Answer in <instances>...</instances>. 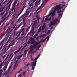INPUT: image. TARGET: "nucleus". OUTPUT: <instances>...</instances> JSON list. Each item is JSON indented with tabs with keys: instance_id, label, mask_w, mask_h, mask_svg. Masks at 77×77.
<instances>
[{
	"instance_id": "nucleus-7",
	"label": "nucleus",
	"mask_w": 77,
	"mask_h": 77,
	"mask_svg": "<svg viewBox=\"0 0 77 77\" xmlns=\"http://www.w3.org/2000/svg\"><path fill=\"white\" fill-rule=\"evenodd\" d=\"M0 50H1L2 49V48H3L2 50V51H4L3 53V54H5V53H6V51L8 50H6V48H5L4 47H3V45H0Z\"/></svg>"
},
{
	"instance_id": "nucleus-39",
	"label": "nucleus",
	"mask_w": 77,
	"mask_h": 77,
	"mask_svg": "<svg viewBox=\"0 0 77 77\" xmlns=\"http://www.w3.org/2000/svg\"><path fill=\"white\" fill-rule=\"evenodd\" d=\"M5 11H4L0 15H3V14H5Z\"/></svg>"
},
{
	"instance_id": "nucleus-27",
	"label": "nucleus",
	"mask_w": 77,
	"mask_h": 77,
	"mask_svg": "<svg viewBox=\"0 0 77 77\" xmlns=\"http://www.w3.org/2000/svg\"><path fill=\"white\" fill-rule=\"evenodd\" d=\"M21 21V19H19L17 21V23H20Z\"/></svg>"
},
{
	"instance_id": "nucleus-14",
	"label": "nucleus",
	"mask_w": 77,
	"mask_h": 77,
	"mask_svg": "<svg viewBox=\"0 0 77 77\" xmlns=\"http://www.w3.org/2000/svg\"><path fill=\"white\" fill-rule=\"evenodd\" d=\"M26 67H24V69H25V71L23 72L22 73V74L24 77H25V76H26V75H25V74H26Z\"/></svg>"
},
{
	"instance_id": "nucleus-2",
	"label": "nucleus",
	"mask_w": 77,
	"mask_h": 77,
	"mask_svg": "<svg viewBox=\"0 0 77 77\" xmlns=\"http://www.w3.org/2000/svg\"><path fill=\"white\" fill-rule=\"evenodd\" d=\"M59 21V19H57V18H56L55 20H53V21H51L49 25V26H55L56 24H57V22Z\"/></svg>"
},
{
	"instance_id": "nucleus-51",
	"label": "nucleus",
	"mask_w": 77,
	"mask_h": 77,
	"mask_svg": "<svg viewBox=\"0 0 77 77\" xmlns=\"http://www.w3.org/2000/svg\"><path fill=\"white\" fill-rule=\"evenodd\" d=\"M19 31H18L17 32L16 34V35H18V33H19Z\"/></svg>"
},
{
	"instance_id": "nucleus-42",
	"label": "nucleus",
	"mask_w": 77,
	"mask_h": 77,
	"mask_svg": "<svg viewBox=\"0 0 77 77\" xmlns=\"http://www.w3.org/2000/svg\"><path fill=\"white\" fill-rule=\"evenodd\" d=\"M13 45H12V43H11L10 45H8V47L9 48L10 47H11V46Z\"/></svg>"
},
{
	"instance_id": "nucleus-47",
	"label": "nucleus",
	"mask_w": 77,
	"mask_h": 77,
	"mask_svg": "<svg viewBox=\"0 0 77 77\" xmlns=\"http://www.w3.org/2000/svg\"><path fill=\"white\" fill-rule=\"evenodd\" d=\"M3 11V9H2L1 8H0V12H2Z\"/></svg>"
},
{
	"instance_id": "nucleus-3",
	"label": "nucleus",
	"mask_w": 77,
	"mask_h": 77,
	"mask_svg": "<svg viewBox=\"0 0 77 77\" xmlns=\"http://www.w3.org/2000/svg\"><path fill=\"white\" fill-rule=\"evenodd\" d=\"M26 8V6L24 5L23 7L21 9V10L20 11H17V14L15 18L17 19L19 15L23 12V11L24 10V9Z\"/></svg>"
},
{
	"instance_id": "nucleus-36",
	"label": "nucleus",
	"mask_w": 77,
	"mask_h": 77,
	"mask_svg": "<svg viewBox=\"0 0 77 77\" xmlns=\"http://www.w3.org/2000/svg\"><path fill=\"white\" fill-rule=\"evenodd\" d=\"M25 30V29H24V28H23L22 29L21 31V32H24V30Z\"/></svg>"
},
{
	"instance_id": "nucleus-50",
	"label": "nucleus",
	"mask_w": 77,
	"mask_h": 77,
	"mask_svg": "<svg viewBox=\"0 0 77 77\" xmlns=\"http://www.w3.org/2000/svg\"><path fill=\"white\" fill-rule=\"evenodd\" d=\"M36 50H39V48L38 47V46H37L36 47Z\"/></svg>"
},
{
	"instance_id": "nucleus-31",
	"label": "nucleus",
	"mask_w": 77,
	"mask_h": 77,
	"mask_svg": "<svg viewBox=\"0 0 77 77\" xmlns=\"http://www.w3.org/2000/svg\"><path fill=\"white\" fill-rule=\"evenodd\" d=\"M48 0H45V3L44 4V5H45L47 3V2H48Z\"/></svg>"
},
{
	"instance_id": "nucleus-8",
	"label": "nucleus",
	"mask_w": 77,
	"mask_h": 77,
	"mask_svg": "<svg viewBox=\"0 0 77 77\" xmlns=\"http://www.w3.org/2000/svg\"><path fill=\"white\" fill-rule=\"evenodd\" d=\"M51 14H52V13H50L47 16H45V17H46V18H45V21H50V20H51V17L49 18V16H50V15H51Z\"/></svg>"
},
{
	"instance_id": "nucleus-44",
	"label": "nucleus",
	"mask_w": 77,
	"mask_h": 77,
	"mask_svg": "<svg viewBox=\"0 0 77 77\" xmlns=\"http://www.w3.org/2000/svg\"><path fill=\"white\" fill-rule=\"evenodd\" d=\"M21 32H22L21 31H20L19 32V34L18 35V36H20V34H21Z\"/></svg>"
},
{
	"instance_id": "nucleus-55",
	"label": "nucleus",
	"mask_w": 77,
	"mask_h": 77,
	"mask_svg": "<svg viewBox=\"0 0 77 77\" xmlns=\"http://www.w3.org/2000/svg\"><path fill=\"white\" fill-rule=\"evenodd\" d=\"M27 44H30V41H28L27 42Z\"/></svg>"
},
{
	"instance_id": "nucleus-32",
	"label": "nucleus",
	"mask_w": 77,
	"mask_h": 77,
	"mask_svg": "<svg viewBox=\"0 0 77 77\" xmlns=\"http://www.w3.org/2000/svg\"><path fill=\"white\" fill-rule=\"evenodd\" d=\"M50 32V30H49L48 31V32L46 33V35H48V34H49V33Z\"/></svg>"
},
{
	"instance_id": "nucleus-64",
	"label": "nucleus",
	"mask_w": 77,
	"mask_h": 77,
	"mask_svg": "<svg viewBox=\"0 0 77 77\" xmlns=\"http://www.w3.org/2000/svg\"><path fill=\"white\" fill-rule=\"evenodd\" d=\"M38 32L39 33V32H41V30L40 29H38Z\"/></svg>"
},
{
	"instance_id": "nucleus-35",
	"label": "nucleus",
	"mask_w": 77,
	"mask_h": 77,
	"mask_svg": "<svg viewBox=\"0 0 77 77\" xmlns=\"http://www.w3.org/2000/svg\"><path fill=\"white\" fill-rule=\"evenodd\" d=\"M10 6H9L7 7L6 8L7 10H9V9H10Z\"/></svg>"
},
{
	"instance_id": "nucleus-18",
	"label": "nucleus",
	"mask_w": 77,
	"mask_h": 77,
	"mask_svg": "<svg viewBox=\"0 0 77 77\" xmlns=\"http://www.w3.org/2000/svg\"><path fill=\"white\" fill-rule=\"evenodd\" d=\"M56 10H54L53 11V13H52V16H54L55 14H56Z\"/></svg>"
},
{
	"instance_id": "nucleus-52",
	"label": "nucleus",
	"mask_w": 77,
	"mask_h": 77,
	"mask_svg": "<svg viewBox=\"0 0 77 77\" xmlns=\"http://www.w3.org/2000/svg\"><path fill=\"white\" fill-rule=\"evenodd\" d=\"M26 46H27V44L25 43L24 45V47H26Z\"/></svg>"
},
{
	"instance_id": "nucleus-57",
	"label": "nucleus",
	"mask_w": 77,
	"mask_h": 77,
	"mask_svg": "<svg viewBox=\"0 0 77 77\" xmlns=\"http://www.w3.org/2000/svg\"><path fill=\"white\" fill-rule=\"evenodd\" d=\"M37 22H38V20H36L35 21V23L34 24H36V23H37Z\"/></svg>"
},
{
	"instance_id": "nucleus-9",
	"label": "nucleus",
	"mask_w": 77,
	"mask_h": 77,
	"mask_svg": "<svg viewBox=\"0 0 77 77\" xmlns=\"http://www.w3.org/2000/svg\"><path fill=\"white\" fill-rule=\"evenodd\" d=\"M30 51L29 52V53H34L33 51V48L34 47H33V46H32L31 45L30 46Z\"/></svg>"
},
{
	"instance_id": "nucleus-22",
	"label": "nucleus",
	"mask_w": 77,
	"mask_h": 77,
	"mask_svg": "<svg viewBox=\"0 0 77 77\" xmlns=\"http://www.w3.org/2000/svg\"><path fill=\"white\" fill-rule=\"evenodd\" d=\"M13 57V55L11 56V55L9 56V60H11L12 59V58Z\"/></svg>"
},
{
	"instance_id": "nucleus-5",
	"label": "nucleus",
	"mask_w": 77,
	"mask_h": 77,
	"mask_svg": "<svg viewBox=\"0 0 77 77\" xmlns=\"http://www.w3.org/2000/svg\"><path fill=\"white\" fill-rule=\"evenodd\" d=\"M8 66V65H7L4 66L2 69H1L0 70V77H2V72L3 71H5L6 70V68Z\"/></svg>"
},
{
	"instance_id": "nucleus-43",
	"label": "nucleus",
	"mask_w": 77,
	"mask_h": 77,
	"mask_svg": "<svg viewBox=\"0 0 77 77\" xmlns=\"http://www.w3.org/2000/svg\"><path fill=\"white\" fill-rule=\"evenodd\" d=\"M49 39H50V38H49V36H48L47 37V42H48V41H49Z\"/></svg>"
},
{
	"instance_id": "nucleus-63",
	"label": "nucleus",
	"mask_w": 77,
	"mask_h": 77,
	"mask_svg": "<svg viewBox=\"0 0 77 77\" xmlns=\"http://www.w3.org/2000/svg\"><path fill=\"white\" fill-rule=\"evenodd\" d=\"M38 29H39V30H41V27H40Z\"/></svg>"
},
{
	"instance_id": "nucleus-28",
	"label": "nucleus",
	"mask_w": 77,
	"mask_h": 77,
	"mask_svg": "<svg viewBox=\"0 0 77 77\" xmlns=\"http://www.w3.org/2000/svg\"><path fill=\"white\" fill-rule=\"evenodd\" d=\"M40 54H39V55H38L37 56L36 58V57L35 58V60H36H36H37L38 59V58L39 57V56H40Z\"/></svg>"
},
{
	"instance_id": "nucleus-56",
	"label": "nucleus",
	"mask_w": 77,
	"mask_h": 77,
	"mask_svg": "<svg viewBox=\"0 0 77 77\" xmlns=\"http://www.w3.org/2000/svg\"><path fill=\"white\" fill-rule=\"evenodd\" d=\"M32 3H31L29 5L30 7H31V6H32Z\"/></svg>"
},
{
	"instance_id": "nucleus-11",
	"label": "nucleus",
	"mask_w": 77,
	"mask_h": 77,
	"mask_svg": "<svg viewBox=\"0 0 77 77\" xmlns=\"http://www.w3.org/2000/svg\"><path fill=\"white\" fill-rule=\"evenodd\" d=\"M14 9H11V11L9 12V13L8 14V17H9V16H11V15L12 13V12H13Z\"/></svg>"
},
{
	"instance_id": "nucleus-24",
	"label": "nucleus",
	"mask_w": 77,
	"mask_h": 77,
	"mask_svg": "<svg viewBox=\"0 0 77 77\" xmlns=\"http://www.w3.org/2000/svg\"><path fill=\"white\" fill-rule=\"evenodd\" d=\"M46 26H42V30H44V29H45Z\"/></svg>"
},
{
	"instance_id": "nucleus-17",
	"label": "nucleus",
	"mask_w": 77,
	"mask_h": 77,
	"mask_svg": "<svg viewBox=\"0 0 77 77\" xmlns=\"http://www.w3.org/2000/svg\"><path fill=\"white\" fill-rule=\"evenodd\" d=\"M23 24H24V22H22V23H20L19 25V26H18V29L19 27H21V26H22V25H23Z\"/></svg>"
},
{
	"instance_id": "nucleus-58",
	"label": "nucleus",
	"mask_w": 77,
	"mask_h": 77,
	"mask_svg": "<svg viewBox=\"0 0 77 77\" xmlns=\"http://www.w3.org/2000/svg\"><path fill=\"white\" fill-rule=\"evenodd\" d=\"M38 2V3H39L40 4V3H41V0H39Z\"/></svg>"
},
{
	"instance_id": "nucleus-16",
	"label": "nucleus",
	"mask_w": 77,
	"mask_h": 77,
	"mask_svg": "<svg viewBox=\"0 0 77 77\" xmlns=\"http://www.w3.org/2000/svg\"><path fill=\"white\" fill-rule=\"evenodd\" d=\"M40 4L39 3H38V2H36L35 3V6L36 7H38V5H39Z\"/></svg>"
},
{
	"instance_id": "nucleus-15",
	"label": "nucleus",
	"mask_w": 77,
	"mask_h": 77,
	"mask_svg": "<svg viewBox=\"0 0 77 77\" xmlns=\"http://www.w3.org/2000/svg\"><path fill=\"white\" fill-rule=\"evenodd\" d=\"M38 44V42H34V44H33V47H35L36 46L37 44Z\"/></svg>"
},
{
	"instance_id": "nucleus-59",
	"label": "nucleus",
	"mask_w": 77,
	"mask_h": 77,
	"mask_svg": "<svg viewBox=\"0 0 77 77\" xmlns=\"http://www.w3.org/2000/svg\"><path fill=\"white\" fill-rule=\"evenodd\" d=\"M36 40H38L39 39V37H37L36 38Z\"/></svg>"
},
{
	"instance_id": "nucleus-6",
	"label": "nucleus",
	"mask_w": 77,
	"mask_h": 77,
	"mask_svg": "<svg viewBox=\"0 0 77 77\" xmlns=\"http://www.w3.org/2000/svg\"><path fill=\"white\" fill-rule=\"evenodd\" d=\"M13 30V29H10V27H8L6 31V33H7V35H8V36H9L11 34V32H12Z\"/></svg>"
},
{
	"instance_id": "nucleus-53",
	"label": "nucleus",
	"mask_w": 77,
	"mask_h": 77,
	"mask_svg": "<svg viewBox=\"0 0 77 77\" xmlns=\"http://www.w3.org/2000/svg\"><path fill=\"white\" fill-rule=\"evenodd\" d=\"M37 46H38V47L39 48H40V47H41V45H37Z\"/></svg>"
},
{
	"instance_id": "nucleus-23",
	"label": "nucleus",
	"mask_w": 77,
	"mask_h": 77,
	"mask_svg": "<svg viewBox=\"0 0 77 77\" xmlns=\"http://www.w3.org/2000/svg\"><path fill=\"white\" fill-rule=\"evenodd\" d=\"M28 51V50H26L24 51V55H26V54H27V51Z\"/></svg>"
},
{
	"instance_id": "nucleus-37",
	"label": "nucleus",
	"mask_w": 77,
	"mask_h": 77,
	"mask_svg": "<svg viewBox=\"0 0 77 77\" xmlns=\"http://www.w3.org/2000/svg\"><path fill=\"white\" fill-rule=\"evenodd\" d=\"M11 68V66H10V67H9V68H8V72H9Z\"/></svg>"
},
{
	"instance_id": "nucleus-12",
	"label": "nucleus",
	"mask_w": 77,
	"mask_h": 77,
	"mask_svg": "<svg viewBox=\"0 0 77 77\" xmlns=\"http://www.w3.org/2000/svg\"><path fill=\"white\" fill-rule=\"evenodd\" d=\"M29 11H28V9H27L26 11V12L25 14V15L26 17H27V16H29Z\"/></svg>"
},
{
	"instance_id": "nucleus-54",
	"label": "nucleus",
	"mask_w": 77,
	"mask_h": 77,
	"mask_svg": "<svg viewBox=\"0 0 77 77\" xmlns=\"http://www.w3.org/2000/svg\"><path fill=\"white\" fill-rule=\"evenodd\" d=\"M30 27H29L27 29V31L28 32L29 30V29H30Z\"/></svg>"
},
{
	"instance_id": "nucleus-1",
	"label": "nucleus",
	"mask_w": 77,
	"mask_h": 77,
	"mask_svg": "<svg viewBox=\"0 0 77 77\" xmlns=\"http://www.w3.org/2000/svg\"><path fill=\"white\" fill-rule=\"evenodd\" d=\"M61 5L60 4L58 5V6H57L56 7L54 8L55 10H56H56L57 11H59L60 9H62V10L63 11H64L65 10V5H63L61 7H60Z\"/></svg>"
},
{
	"instance_id": "nucleus-4",
	"label": "nucleus",
	"mask_w": 77,
	"mask_h": 77,
	"mask_svg": "<svg viewBox=\"0 0 77 77\" xmlns=\"http://www.w3.org/2000/svg\"><path fill=\"white\" fill-rule=\"evenodd\" d=\"M31 60L32 61H33V62L31 63V66H36V62H37V60H36V59H33V58H32L31 59Z\"/></svg>"
},
{
	"instance_id": "nucleus-46",
	"label": "nucleus",
	"mask_w": 77,
	"mask_h": 77,
	"mask_svg": "<svg viewBox=\"0 0 77 77\" xmlns=\"http://www.w3.org/2000/svg\"><path fill=\"white\" fill-rule=\"evenodd\" d=\"M8 56H9V54H8L7 55V57H6V58L5 59V60H6L7 59H8Z\"/></svg>"
},
{
	"instance_id": "nucleus-25",
	"label": "nucleus",
	"mask_w": 77,
	"mask_h": 77,
	"mask_svg": "<svg viewBox=\"0 0 77 77\" xmlns=\"http://www.w3.org/2000/svg\"><path fill=\"white\" fill-rule=\"evenodd\" d=\"M23 25L21 27V29L22 28H23V27H26V22H23Z\"/></svg>"
},
{
	"instance_id": "nucleus-40",
	"label": "nucleus",
	"mask_w": 77,
	"mask_h": 77,
	"mask_svg": "<svg viewBox=\"0 0 77 77\" xmlns=\"http://www.w3.org/2000/svg\"><path fill=\"white\" fill-rule=\"evenodd\" d=\"M35 67L34 66H32V68L31 70H34L35 69Z\"/></svg>"
},
{
	"instance_id": "nucleus-30",
	"label": "nucleus",
	"mask_w": 77,
	"mask_h": 77,
	"mask_svg": "<svg viewBox=\"0 0 77 77\" xmlns=\"http://www.w3.org/2000/svg\"><path fill=\"white\" fill-rule=\"evenodd\" d=\"M38 36L37 34H35L34 36V39H35V38H36V36Z\"/></svg>"
},
{
	"instance_id": "nucleus-19",
	"label": "nucleus",
	"mask_w": 77,
	"mask_h": 77,
	"mask_svg": "<svg viewBox=\"0 0 77 77\" xmlns=\"http://www.w3.org/2000/svg\"><path fill=\"white\" fill-rule=\"evenodd\" d=\"M41 8H42V7L41 6V7H39L38 9H37L36 10V12H35V14H36V12H37L38 11H39V9H41Z\"/></svg>"
},
{
	"instance_id": "nucleus-26",
	"label": "nucleus",
	"mask_w": 77,
	"mask_h": 77,
	"mask_svg": "<svg viewBox=\"0 0 77 77\" xmlns=\"http://www.w3.org/2000/svg\"><path fill=\"white\" fill-rule=\"evenodd\" d=\"M21 70H20V71H19L18 72H17L15 74V77H16V76H17V74H18V73H19V72H21Z\"/></svg>"
},
{
	"instance_id": "nucleus-33",
	"label": "nucleus",
	"mask_w": 77,
	"mask_h": 77,
	"mask_svg": "<svg viewBox=\"0 0 77 77\" xmlns=\"http://www.w3.org/2000/svg\"><path fill=\"white\" fill-rule=\"evenodd\" d=\"M18 52H19V50H17L14 53V54H16L17 53H18Z\"/></svg>"
},
{
	"instance_id": "nucleus-45",
	"label": "nucleus",
	"mask_w": 77,
	"mask_h": 77,
	"mask_svg": "<svg viewBox=\"0 0 77 77\" xmlns=\"http://www.w3.org/2000/svg\"><path fill=\"white\" fill-rule=\"evenodd\" d=\"M29 65H30V64H29V63H28V64L26 65V67H27L29 66Z\"/></svg>"
},
{
	"instance_id": "nucleus-60",
	"label": "nucleus",
	"mask_w": 77,
	"mask_h": 77,
	"mask_svg": "<svg viewBox=\"0 0 77 77\" xmlns=\"http://www.w3.org/2000/svg\"><path fill=\"white\" fill-rule=\"evenodd\" d=\"M3 11V9H5V7H3L2 8H1Z\"/></svg>"
},
{
	"instance_id": "nucleus-29",
	"label": "nucleus",
	"mask_w": 77,
	"mask_h": 77,
	"mask_svg": "<svg viewBox=\"0 0 77 77\" xmlns=\"http://www.w3.org/2000/svg\"><path fill=\"white\" fill-rule=\"evenodd\" d=\"M47 38L46 37L45 38V39H43V40L42 41V43H43L44 42H45V41L46 40V39H47Z\"/></svg>"
},
{
	"instance_id": "nucleus-21",
	"label": "nucleus",
	"mask_w": 77,
	"mask_h": 77,
	"mask_svg": "<svg viewBox=\"0 0 77 77\" xmlns=\"http://www.w3.org/2000/svg\"><path fill=\"white\" fill-rule=\"evenodd\" d=\"M23 54H22L20 56H18V57H17V59H20L21 57L23 56Z\"/></svg>"
},
{
	"instance_id": "nucleus-10",
	"label": "nucleus",
	"mask_w": 77,
	"mask_h": 77,
	"mask_svg": "<svg viewBox=\"0 0 77 77\" xmlns=\"http://www.w3.org/2000/svg\"><path fill=\"white\" fill-rule=\"evenodd\" d=\"M62 12V13H60L59 14H58V18H59L62 15V14H63V12H64V10H63L62 11L61 10H60L59 11H57V14H59V13H60V12Z\"/></svg>"
},
{
	"instance_id": "nucleus-13",
	"label": "nucleus",
	"mask_w": 77,
	"mask_h": 77,
	"mask_svg": "<svg viewBox=\"0 0 77 77\" xmlns=\"http://www.w3.org/2000/svg\"><path fill=\"white\" fill-rule=\"evenodd\" d=\"M5 35H6V33H1L0 35V40L2 39V38H3V36H4Z\"/></svg>"
},
{
	"instance_id": "nucleus-41",
	"label": "nucleus",
	"mask_w": 77,
	"mask_h": 77,
	"mask_svg": "<svg viewBox=\"0 0 77 77\" xmlns=\"http://www.w3.org/2000/svg\"><path fill=\"white\" fill-rule=\"evenodd\" d=\"M3 63H1L0 65V68H2V65H3Z\"/></svg>"
},
{
	"instance_id": "nucleus-34",
	"label": "nucleus",
	"mask_w": 77,
	"mask_h": 77,
	"mask_svg": "<svg viewBox=\"0 0 77 77\" xmlns=\"http://www.w3.org/2000/svg\"><path fill=\"white\" fill-rule=\"evenodd\" d=\"M46 36V34H44L42 35H41V37H45V36Z\"/></svg>"
},
{
	"instance_id": "nucleus-49",
	"label": "nucleus",
	"mask_w": 77,
	"mask_h": 77,
	"mask_svg": "<svg viewBox=\"0 0 77 77\" xmlns=\"http://www.w3.org/2000/svg\"><path fill=\"white\" fill-rule=\"evenodd\" d=\"M22 76L21 75L19 74L18 75V77H21Z\"/></svg>"
},
{
	"instance_id": "nucleus-61",
	"label": "nucleus",
	"mask_w": 77,
	"mask_h": 77,
	"mask_svg": "<svg viewBox=\"0 0 77 77\" xmlns=\"http://www.w3.org/2000/svg\"><path fill=\"white\" fill-rule=\"evenodd\" d=\"M9 42V40H8L6 42V44H8Z\"/></svg>"
},
{
	"instance_id": "nucleus-38",
	"label": "nucleus",
	"mask_w": 77,
	"mask_h": 77,
	"mask_svg": "<svg viewBox=\"0 0 77 77\" xmlns=\"http://www.w3.org/2000/svg\"><path fill=\"white\" fill-rule=\"evenodd\" d=\"M11 43L12 44V45H14L15 44V42H14V41H13L11 42Z\"/></svg>"
},
{
	"instance_id": "nucleus-20",
	"label": "nucleus",
	"mask_w": 77,
	"mask_h": 77,
	"mask_svg": "<svg viewBox=\"0 0 77 77\" xmlns=\"http://www.w3.org/2000/svg\"><path fill=\"white\" fill-rule=\"evenodd\" d=\"M13 2V1L12 0H10L9 2H8V4H9L10 5H11Z\"/></svg>"
},
{
	"instance_id": "nucleus-62",
	"label": "nucleus",
	"mask_w": 77,
	"mask_h": 77,
	"mask_svg": "<svg viewBox=\"0 0 77 77\" xmlns=\"http://www.w3.org/2000/svg\"><path fill=\"white\" fill-rule=\"evenodd\" d=\"M35 32H32V35H34V34H35Z\"/></svg>"
},
{
	"instance_id": "nucleus-48",
	"label": "nucleus",
	"mask_w": 77,
	"mask_h": 77,
	"mask_svg": "<svg viewBox=\"0 0 77 77\" xmlns=\"http://www.w3.org/2000/svg\"><path fill=\"white\" fill-rule=\"evenodd\" d=\"M42 42V40H41L40 42H39L38 43V44H41V42Z\"/></svg>"
}]
</instances>
